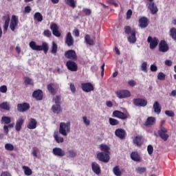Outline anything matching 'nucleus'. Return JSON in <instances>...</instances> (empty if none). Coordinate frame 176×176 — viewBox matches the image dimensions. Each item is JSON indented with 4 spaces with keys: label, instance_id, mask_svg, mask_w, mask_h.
<instances>
[{
    "label": "nucleus",
    "instance_id": "53",
    "mask_svg": "<svg viewBox=\"0 0 176 176\" xmlns=\"http://www.w3.org/2000/svg\"><path fill=\"white\" fill-rule=\"evenodd\" d=\"M43 35L47 38H50V36H52V32L49 30H46L43 32Z\"/></svg>",
    "mask_w": 176,
    "mask_h": 176
},
{
    "label": "nucleus",
    "instance_id": "50",
    "mask_svg": "<svg viewBox=\"0 0 176 176\" xmlns=\"http://www.w3.org/2000/svg\"><path fill=\"white\" fill-rule=\"evenodd\" d=\"M82 122L85 126H90V120H89L87 116L82 117Z\"/></svg>",
    "mask_w": 176,
    "mask_h": 176
},
{
    "label": "nucleus",
    "instance_id": "14",
    "mask_svg": "<svg viewBox=\"0 0 176 176\" xmlns=\"http://www.w3.org/2000/svg\"><path fill=\"white\" fill-rule=\"evenodd\" d=\"M52 153L54 155V156H58V157L65 156V151L59 147L54 148L52 149Z\"/></svg>",
    "mask_w": 176,
    "mask_h": 176
},
{
    "label": "nucleus",
    "instance_id": "47",
    "mask_svg": "<svg viewBox=\"0 0 176 176\" xmlns=\"http://www.w3.org/2000/svg\"><path fill=\"white\" fill-rule=\"evenodd\" d=\"M9 23H10V19L8 18L5 21V24L3 26L4 31H8V28H9Z\"/></svg>",
    "mask_w": 176,
    "mask_h": 176
},
{
    "label": "nucleus",
    "instance_id": "4",
    "mask_svg": "<svg viewBox=\"0 0 176 176\" xmlns=\"http://www.w3.org/2000/svg\"><path fill=\"white\" fill-rule=\"evenodd\" d=\"M116 94L118 98H127L131 96V94L129 91V90L122 89L120 91H117Z\"/></svg>",
    "mask_w": 176,
    "mask_h": 176
},
{
    "label": "nucleus",
    "instance_id": "17",
    "mask_svg": "<svg viewBox=\"0 0 176 176\" xmlns=\"http://www.w3.org/2000/svg\"><path fill=\"white\" fill-rule=\"evenodd\" d=\"M65 56L67 58H69L70 60H76L77 58L76 52H75L74 50H68Z\"/></svg>",
    "mask_w": 176,
    "mask_h": 176
},
{
    "label": "nucleus",
    "instance_id": "36",
    "mask_svg": "<svg viewBox=\"0 0 176 176\" xmlns=\"http://www.w3.org/2000/svg\"><path fill=\"white\" fill-rule=\"evenodd\" d=\"M12 122L10 117L3 116L1 118V123L3 124H9Z\"/></svg>",
    "mask_w": 176,
    "mask_h": 176
},
{
    "label": "nucleus",
    "instance_id": "38",
    "mask_svg": "<svg viewBox=\"0 0 176 176\" xmlns=\"http://www.w3.org/2000/svg\"><path fill=\"white\" fill-rule=\"evenodd\" d=\"M131 159L134 160V162H140V155L135 152H132L131 154Z\"/></svg>",
    "mask_w": 176,
    "mask_h": 176
},
{
    "label": "nucleus",
    "instance_id": "30",
    "mask_svg": "<svg viewBox=\"0 0 176 176\" xmlns=\"http://www.w3.org/2000/svg\"><path fill=\"white\" fill-rule=\"evenodd\" d=\"M34 20H36L38 23H41L43 21V16L41 12H36L34 15Z\"/></svg>",
    "mask_w": 176,
    "mask_h": 176
},
{
    "label": "nucleus",
    "instance_id": "16",
    "mask_svg": "<svg viewBox=\"0 0 176 176\" xmlns=\"http://www.w3.org/2000/svg\"><path fill=\"white\" fill-rule=\"evenodd\" d=\"M30 109V104L28 103H22L17 104V111L19 112H25V111H28Z\"/></svg>",
    "mask_w": 176,
    "mask_h": 176
},
{
    "label": "nucleus",
    "instance_id": "28",
    "mask_svg": "<svg viewBox=\"0 0 176 176\" xmlns=\"http://www.w3.org/2000/svg\"><path fill=\"white\" fill-rule=\"evenodd\" d=\"M153 109L155 113H157V115L160 114V112H162V106H160L159 102L156 101L154 102Z\"/></svg>",
    "mask_w": 176,
    "mask_h": 176
},
{
    "label": "nucleus",
    "instance_id": "49",
    "mask_svg": "<svg viewBox=\"0 0 176 176\" xmlns=\"http://www.w3.org/2000/svg\"><path fill=\"white\" fill-rule=\"evenodd\" d=\"M67 153L69 155V156H68L69 157L74 158L76 156V152H75V151H74V150H69L67 151Z\"/></svg>",
    "mask_w": 176,
    "mask_h": 176
},
{
    "label": "nucleus",
    "instance_id": "3",
    "mask_svg": "<svg viewBox=\"0 0 176 176\" xmlns=\"http://www.w3.org/2000/svg\"><path fill=\"white\" fill-rule=\"evenodd\" d=\"M97 158L100 162L108 163L109 162V153L100 152L98 153Z\"/></svg>",
    "mask_w": 176,
    "mask_h": 176
},
{
    "label": "nucleus",
    "instance_id": "24",
    "mask_svg": "<svg viewBox=\"0 0 176 176\" xmlns=\"http://www.w3.org/2000/svg\"><path fill=\"white\" fill-rule=\"evenodd\" d=\"M113 174L116 176H122L123 169H120V166H116L113 168Z\"/></svg>",
    "mask_w": 176,
    "mask_h": 176
},
{
    "label": "nucleus",
    "instance_id": "10",
    "mask_svg": "<svg viewBox=\"0 0 176 176\" xmlns=\"http://www.w3.org/2000/svg\"><path fill=\"white\" fill-rule=\"evenodd\" d=\"M168 45L166 43V41L162 40L159 43V52L161 53H166L168 52Z\"/></svg>",
    "mask_w": 176,
    "mask_h": 176
},
{
    "label": "nucleus",
    "instance_id": "60",
    "mask_svg": "<svg viewBox=\"0 0 176 176\" xmlns=\"http://www.w3.org/2000/svg\"><path fill=\"white\" fill-rule=\"evenodd\" d=\"M82 12L86 16H90V14H91V11L89 9L85 8L82 10Z\"/></svg>",
    "mask_w": 176,
    "mask_h": 176
},
{
    "label": "nucleus",
    "instance_id": "55",
    "mask_svg": "<svg viewBox=\"0 0 176 176\" xmlns=\"http://www.w3.org/2000/svg\"><path fill=\"white\" fill-rule=\"evenodd\" d=\"M133 15V11L131 10H128L126 12V20H130L131 16Z\"/></svg>",
    "mask_w": 176,
    "mask_h": 176
},
{
    "label": "nucleus",
    "instance_id": "1",
    "mask_svg": "<svg viewBox=\"0 0 176 176\" xmlns=\"http://www.w3.org/2000/svg\"><path fill=\"white\" fill-rule=\"evenodd\" d=\"M29 46L32 50H35L36 52H42V50H43L45 54L49 50V46H47V43L45 42L43 43L42 45H38L35 41H30Z\"/></svg>",
    "mask_w": 176,
    "mask_h": 176
},
{
    "label": "nucleus",
    "instance_id": "11",
    "mask_svg": "<svg viewBox=\"0 0 176 176\" xmlns=\"http://www.w3.org/2000/svg\"><path fill=\"white\" fill-rule=\"evenodd\" d=\"M82 90L85 91L86 93H90V91H93L94 90V87L90 82H85L81 84Z\"/></svg>",
    "mask_w": 176,
    "mask_h": 176
},
{
    "label": "nucleus",
    "instance_id": "57",
    "mask_svg": "<svg viewBox=\"0 0 176 176\" xmlns=\"http://www.w3.org/2000/svg\"><path fill=\"white\" fill-rule=\"evenodd\" d=\"M60 100L61 98L58 96H55V98L53 99L56 104H60Z\"/></svg>",
    "mask_w": 176,
    "mask_h": 176
},
{
    "label": "nucleus",
    "instance_id": "20",
    "mask_svg": "<svg viewBox=\"0 0 176 176\" xmlns=\"http://www.w3.org/2000/svg\"><path fill=\"white\" fill-rule=\"evenodd\" d=\"M115 135H116V137H118V138H120V140H123V138H124V136L126 135V131L122 129H116L115 131Z\"/></svg>",
    "mask_w": 176,
    "mask_h": 176
},
{
    "label": "nucleus",
    "instance_id": "8",
    "mask_svg": "<svg viewBox=\"0 0 176 176\" xmlns=\"http://www.w3.org/2000/svg\"><path fill=\"white\" fill-rule=\"evenodd\" d=\"M17 25H19V17H17L16 15H12L10 23V28L11 31H14Z\"/></svg>",
    "mask_w": 176,
    "mask_h": 176
},
{
    "label": "nucleus",
    "instance_id": "9",
    "mask_svg": "<svg viewBox=\"0 0 176 176\" xmlns=\"http://www.w3.org/2000/svg\"><path fill=\"white\" fill-rule=\"evenodd\" d=\"M66 66L69 71H72V72H76L78 71V65L74 61L68 60L66 63Z\"/></svg>",
    "mask_w": 176,
    "mask_h": 176
},
{
    "label": "nucleus",
    "instance_id": "40",
    "mask_svg": "<svg viewBox=\"0 0 176 176\" xmlns=\"http://www.w3.org/2000/svg\"><path fill=\"white\" fill-rule=\"evenodd\" d=\"M4 148L6 151H9L10 152H12V151H14V146L10 143H7L5 144Z\"/></svg>",
    "mask_w": 176,
    "mask_h": 176
},
{
    "label": "nucleus",
    "instance_id": "2",
    "mask_svg": "<svg viewBox=\"0 0 176 176\" xmlns=\"http://www.w3.org/2000/svg\"><path fill=\"white\" fill-rule=\"evenodd\" d=\"M59 133L64 137H67L71 133V122H60L59 126Z\"/></svg>",
    "mask_w": 176,
    "mask_h": 176
},
{
    "label": "nucleus",
    "instance_id": "29",
    "mask_svg": "<svg viewBox=\"0 0 176 176\" xmlns=\"http://www.w3.org/2000/svg\"><path fill=\"white\" fill-rule=\"evenodd\" d=\"M155 123H156V118L155 117H148L144 124L145 126H153Z\"/></svg>",
    "mask_w": 176,
    "mask_h": 176
},
{
    "label": "nucleus",
    "instance_id": "64",
    "mask_svg": "<svg viewBox=\"0 0 176 176\" xmlns=\"http://www.w3.org/2000/svg\"><path fill=\"white\" fill-rule=\"evenodd\" d=\"M3 129L4 131L5 134L6 135L9 134V128L8 125H4L3 127Z\"/></svg>",
    "mask_w": 176,
    "mask_h": 176
},
{
    "label": "nucleus",
    "instance_id": "22",
    "mask_svg": "<svg viewBox=\"0 0 176 176\" xmlns=\"http://www.w3.org/2000/svg\"><path fill=\"white\" fill-rule=\"evenodd\" d=\"M32 96L34 98H36V100H42V98H43V94L41 89L34 91L32 94Z\"/></svg>",
    "mask_w": 176,
    "mask_h": 176
},
{
    "label": "nucleus",
    "instance_id": "7",
    "mask_svg": "<svg viewBox=\"0 0 176 176\" xmlns=\"http://www.w3.org/2000/svg\"><path fill=\"white\" fill-rule=\"evenodd\" d=\"M147 42L150 43V49H155L159 45V39L156 37L151 38V36H148L147 38Z\"/></svg>",
    "mask_w": 176,
    "mask_h": 176
},
{
    "label": "nucleus",
    "instance_id": "26",
    "mask_svg": "<svg viewBox=\"0 0 176 176\" xmlns=\"http://www.w3.org/2000/svg\"><path fill=\"white\" fill-rule=\"evenodd\" d=\"M128 41L129 43H135V42H137V38H135V30H132L131 36H128Z\"/></svg>",
    "mask_w": 176,
    "mask_h": 176
},
{
    "label": "nucleus",
    "instance_id": "45",
    "mask_svg": "<svg viewBox=\"0 0 176 176\" xmlns=\"http://www.w3.org/2000/svg\"><path fill=\"white\" fill-rule=\"evenodd\" d=\"M145 171H146V168L145 167H138L136 168V173L138 174H144Z\"/></svg>",
    "mask_w": 176,
    "mask_h": 176
},
{
    "label": "nucleus",
    "instance_id": "54",
    "mask_svg": "<svg viewBox=\"0 0 176 176\" xmlns=\"http://www.w3.org/2000/svg\"><path fill=\"white\" fill-rule=\"evenodd\" d=\"M124 30H125V34H131V32H133V30H131V28L130 26H125Z\"/></svg>",
    "mask_w": 176,
    "mask_h": 176
},
{
    "label": "nucleus",
    "instance_id": "46",
    "mask_svg": "<svg viewBox=\"0 0 176 176\" xmlns=\"http://www.w3.org/2000/svg\"><path fill=\"white\" fill-rule=\"evenodd\" d=\"M55 141L58 143L60 144V142H64V138H61L57 135H54Z\"/></svg>",
    "mask_w": 176,
    "mask_h": 176
},
{
    "label": "nucleus",
    "instance_id": "35",
    "mask_svg": "<svg viewBox=\"0 0 176 176\" xmlns=\"http://www.w3.org/2000/svg\"><path fill=\"white\" fill-rule=\"evenodd\" d=\"M65 3L69 6H71L73 9L76 8V0H65Z\"/></svg>",
    "mask_w": 176,
    "mask_h": 176
},
{
    "label": "nucleus",
    "instance_id": "19",
    "mask_svg": "<svg viewBox=\"0 0 176 176\" xmlns=\"http://www.w3.org/2000/svg\"><path fill=\"white\" fill-rule=\"evenodd\" d=\"M36 124H38V122H36V120L34 118H30L29 120L27 127L30 130H35V129H36Z\"/></svg>",
    "mask_w": 176,
    "mask_h": 176
},
{
    "label": "nucleus",
    "instance_id": "59",
    "mask_svg": "<svg viewBox=\"0 0 176 176\" xmlns=\"http://www.w3.org/2000/svg\"><path fill=\"white\" fill-rule=\"evenodd\" d=\"M147 151L148 155H152V153H153V146L152 145H148L147 147Z\"/></svg>",
    "mask_w": 176,
    "mask_h": 176
},
{
    "label": "nucleus",
    "instance_id": "34",
    "mask_svg": "<svg viewBox=\"0 0 176 176\" xmlns=\"http://www.w3.org/2000/svg\"><path fill=\"white\" fill-rule=\"evenodd\" d=\"M85 41L87 45H90L91 46H93V45H94V41H93V39H91L90 35L89 34L85 35Z\"/></svg>",
    "mask_w": 176,
    "mask_h": 176
},
{
    "label": "nucleus",
    "instance_id": "27",
    "mask_svg": "<svg viewBox=\"0 0 176 176\" xmlns=\"http://www.w3.org/2000/svg\"><path fill=\"white\" fill-rule=\"evenodd\" d=\"M139 23L141 28H146L148 27V19L146 17H142L139 20Z\"/></svg>",
    "mask_w": 176,
    "mask_h": 176
},
{
    "label": "nucleus",
    "instance_id": "62",
    "mask_svg": "<svg viewBox=\"0 0 176 176\" xmlns=\"http://www.w3.org/2000/svg\"><path fill=\"white\" fill-rule=\"evenodd\" d=\"M70 90L73 94H75L76 91V88L73 83H70Z\"/></svg>",
    "mask_w": 176,
    "mask_h": 176
},
{
    "label": "nucleus",
    "instance_id": "31",
    "mask_svg": "<svg viewBox=\"0 0 176 176\" xmlns=\"http://www.w3.org/2000/svg\"><path fill=\"white\" fill-rule=\"evenodd\" d=\"M47 90L48 91L52 94V96H54L56 94V89H54V83H50L47 85Z\"/></svg>",
    "mask_w": 176,
    "mask_h": 176
},
{
    "label": "nucleus",
    "instance_id": "15",
    "mask_svg": "<svg viewBox=\"0 0 176 176\" xmlns=\"http://www.w3.org/2000/svg\"><path fill=\"white\" fill-rule=\"evenodd\" d=\"M91 169H92V171L97 175H99V174H101V167L97 162H91Z\"/></svg>",
    "mask_w": 176,
    "mask_h": 176
},
{
    "label": "nucleus",
    "instance_id": "25",
    "mask_svg": "<svg viewBox=\"0 0 176 176\" xmlns=\"http://www.w3.org/2000/svg\"><path fill=\"white\" fill-rule=\"evenodd\" d=\"M142 142H144L142 136H136L133 139V144L134 145H136V146H141L142 145Z\"/></svg>",
    "mask_w": 176,
    "mask_h": 176
},
{
    "label": "nucleus",
    "instance_id": "61",
    "mask_svg": "<svg viewBox=\"0 0 176 176\" xmlns=\"http://www.w3.org/2000/svg\"><path fill=\"white\" fill-rule=\"evenodd\" d=\"M151 72H156L157 71V66L155 65H151L150 67Z\"/></svg>",
    "mask_w": 176,
    "mask_h": 176
},
{
    "label": "nucleus",
    "instance_id": "12",
    "mask_svg": "<svg viewBox=\"0 0 176 176\" xmlns=\"http://www.w3.org/2000/svg\"><path fill=\"white\" fill-rule=\"evenodd\" d=\"M113 116L114 118H118V119H121L122 120H124L127 119L129 117L127 114L119 111V110H116L113 112Z\"/></svg>",
    "mask_w": 176,
    "mask_h": 176
},
{
    "label": "nucleus",
    "instance_id": "39",
    "mask_svg": "<svg viewBox=\"0 0 176 176\" xmlns=\"http://www.w3.org/2000/svg\"><path fill=\"white\" fill-rule=\"evenodd\" d=\"M23 169L24 170L25 175L30 176L32 175V170L28 166H23Z\"/></svg>",
    "mask_w": 176,
    "mask_h": 176
},
{
    "label": "nucleus",
    "instance_id": "48",
    "mask_svg": "<svg viewBox=\"0 0 176 176\" xmlns=\"http://www.w3.org/2000/svg\"><path fill=\"white\" fill-rule=\"evenodd\" d=\"M165 115H166V116H169V118H174V116H175V113H174V111L170 110L166 111Z\"/></svg>",
    "mask_w": 176,
    "mask_h": 176
},
{
    "label": "nucleus",
    "instance_id": "52",
    "mask_svg": "<svg viewBox=\"0 0 176 176\" xmlns=\"http://www.w3.org/2000/svg\"><path fill=\"white\" fill-rule=\"evenodd\" d=\"M25 85H34V80L32 79L25 77Z\"/></svg>",
    "mask_w": 176,
    "mask_h": 176
},
{
    "label": "nucleus",
    "instance_id": "43",
    "mask_svg": "<svg viewBox=\"0 0 176 176\" xmlns=\"http://www.w3.org/2000/svg\"><path fill=\"white\" fill-rule=\"evenodd\" d=\"M170 35L171 36V38H173V39H174V41H176V29L175 28H172L170 30Z\"/></svg>",
    "mask_w": 176,
    "mask_h": 176
},
{
    "label": "nucleus",
    "instance_id": "13",
    "mask_svg": "<svg viewBox=\"0 0 176 176\" xmlns=\"http://www.w3.org/2000/svg\"><path fill=\"white\" fill-rule=\"evenodd\" d=\"M50 30L52 31L53 35L57 38L61 36V33L58 31V26L56 23H52L50 25Z\"/></svg>",
    "mask_w": 176,
    "mask_h": 176
},
{
    "label": "nucleus",
    "instance_id": "51",
    "mask_svg": "<svg viewBox=\"0 0 176 176\" xmlns=\"http://www.w3.org/2000/svg\"><path fill=\"white\" fill-rule=\"evenodd\" d=\"M157 78L159 80H164L166 79V74L163 72H160L157 75Z\"/></svg>",
    "mask_w": 176,
    "mask_h": 176
},
{
    "label": "nucleus",
    "instance_id": "32",
    "mask_svg": "<svg viewBox=\"0 0 176 176\" xmlns=\"http://www.w3.org/2000/svg\"><path fill=\"white\" fill-rule=\"evenodd\" d=\"M54 113H60L61 112V106L60 104H54L52 107Z\"/></svg>",
    "mask_w": 176,
    "mask_h": 176
},
{
    "label": "nucleus",
    "instance_id": "18",
    "mask_svg": "<svg viewBox=\"0 0 176 176\" xmlns=\"http://www.w3.org/2000/svg\"><path fill=\"white\" fill-rule=\"evenodd\" d=\"M74 37H72V34L71 32H68L66 35L65 43L67 46L71 47L74 46Z\"/></svg>",
    "mask_w": 176,
    "mask_h": 176
},
{
    "label": "nucleus",
    "instance_id": "63",
    "mask_svg": "<svg viewBox=\"0 0 176 176\" xmlns=\"http://www.w3.org/2000/svg\"><path fill=\"white\" fill-rule=\"evenodd\" d=\"M31 10H32V9H31V6H27L25 7V13H31Z\"/></svg>",
    "mask_w": 176,
    "mask_h": 176
},
{
    "label": "nucleus",
    "instance_id": "41",
    "mask_svg": "<svg viewBox=\"0 0 176 176\" xmlns=\"http://www.w3.org/2000/svg\"><path fill=\"white\" fill-rule=\"evenodd\" d=\"M109 122L111 126H118L119 124V121L115 118H110Z\"/></svg>",
    "mask_w": 176,
    "mask_h": 176
},
{
    "label": "nucleus",
    "instance_id": "56",
    "mask_svg": "<svg viewBox=\"0 0 176 176\" xmlns=\"http://www.w3.org/2000/svg\"><path fill=\"white\" fill-rule=\"evenodd\" d=\"M6 91H8V87H6V85H2L0 87L1 93H6Z\"/></svg>",
    "mask_w": 176,
    "mask_h": 176
},
{
    "label": "nucleus",
    "instance_id": "37",
    "mask_svg": "<svg viewBox=\"0 0 176 176\" xmlns=\"http://www.w3.org/2000/svg\"><path fill=\"white\" fill-rule=\"evenodd\" d=\"M0 109H5L6 111H9V109H10V106L7 102H3L0 104Z\"/></svg>",
    "mask_w": 176,
    "mask_h": 176
},
{
    "label": "nucleus",
    "instance_id": "33",
    "mask_svg": "<svg viewBox=\"0 0 176 176\" xmlns=\"http://www.w3.org/2000/svg\"><path fill=\"white\" fill-rule=\"evenodd\" d=\"M100 151H102L104 153H109V146L107 144H102L99 146Z\"/></svg>",
    "mask_w": 176,
    "mask_h": 176
},
{
    "label": "nucleus",
    "instance_id": "44",
    "mask_svg": "<svg viewBox=\"0 0 176 176\" xmlns=\"http://www.w3.org/2000/svg\"><path fill=\"white\" fill-rule=\"evenodd\" d=\"M57 44H56V43L52 42V50H51V53H52V54H56V53H57Z\"/></svg>",
    "mask_w": 176,
    "mask_h": 176
},
{
    "label": "nucleus",
    "instance_id": "58",
    "mask_svg": "<svg viewBox=\"0 0 176 176\" xmlns=\"http://www.w3.org/2000/svg\"><path fill=\"white\" fill-rule=\"evenodd\" d=\"M128 84L129 85V86H131V87H134V86H136L137 82L133 80H130L128 81Z\"/></svg>",
    "mask_w": 176,
    "mask_h": 176
},
{
    "label": "nucleus",
    "instance_id": "23",
    "mask_svg": "<svg viewBox=\"0 0 176 176\" xmlns=\"http://www.w3.org/2000/svg\"><path fill=\"white\" fill-rule=\"evenodd\" d=\"M148 9L151 10L152 14H155V13H157V7L153 2H148Z\"/></svg>",
    "mask_w": 176,
    "mask_h": 176
},
{
    "label": "nucleus",
    "instance_id": "42",
    "mask_svg": "<svg viewBox=\"0 0 176 176\" xmlns=\"http://www.w3.org/2000/svg\"><path fill=\"white\" fill-rule=\"evenodd\" d=\"M148 63L146 62H143L141 65V69L143 71V72H145L146 74L148 73Z\"/></svg>",
    "mask_w": 176,
    "mask_h": 176
},
{
    "label": "nucleus",
    "instance_id": "5",
    "mask_svg": "<svg viewBox=\"0 0 176 176\" xmlns=\"http://www.w3.org/2000/svg\"><path fill=\"white\" fill-rule=\"evenodd\" d=\"M158 134L164 141H167V140L168 139L167 129H166V128L163 125H160V130L158 131Z\"/></svg>",
    "mask_w": 176,
    "mask_h": 176
},
{
    "label": "nucleus",
    "instance_id": "21",
    "mask_svg": "<svg viewBox=\"0 0 176 176\" xmlns=\"http://www.w3.org/2000/svg\"><path fill=\"white\" fill-rule=\"evenodd\" d=\"M23 124H24V119L20 118H19L16 122V124H15V130L16 131H20V130H21L22 129V126Z\"/></svg>",
    "mask_w": 176,
    "mask_h": 176
},
{
    "label": "nucleus",
    "instance_id": "6",
    "mask_svg": "<svg viewBox=\"0 0 176 176\" xmlns=\"http://www.w3.org/2000/svg\"><path fill=\"white\" fill-rule=\"evenodd\" d=\"M133 105H135V107H146V105H148V101H146V100L145 99H142V98H136V99H133Z\"/></svg>",
    "mask_w": 176,
    "mask_h": 176
}]
</instances>
